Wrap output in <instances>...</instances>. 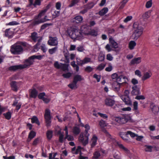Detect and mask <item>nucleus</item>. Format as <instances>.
Listing matches in <instances>:
<instances>
[{
  "label": "nucleus",
  "instance_id": "obj_1",
  "mask_svg": "<svg viewBox=\"0 0 159 159\" xmlns=\"http://www.w3.org/2000/svg\"><path fill=\"white\" fill-rule=\"evenodd\" d=\"M26 43L25 42L18 41L11 46L10 51L14 55L22 54L24 52V47L26 46Z\"/></svg>",
  "mask_w": 159,
  "mask_h": 159
},
{
  "label": "nucleus",
  "instance_id": "obj_2",
  "mask_svg": "<svg viewBox=\"0 0 159 159\" xmlns=\"http://www.w3.org/2000/svg\"><path fill=\"white\" fill-rule=\"evenodd\" d=\"M133 27L135 29L132 37L134 39L137 40L142 34L143 28L139 24L138 21L135 22L133 25Z\"/></svg>",
  "mask_w": 159,
  "mask_h": 159
},
{
  "label": "nucleus",
  "instance_id": "obj_3",
  "mask_svg": "<svg viewBox=\"0 0 159 159\" xmlns=\"http://www.w3.org/2000/svg\"><path fill=\"white\" fill-rule=\"evenodd\" d=\"M85 129V132L86 134H84L81 133L79 138L80 142H81L84 146H85L88 143L89 137L87 135L88 132L90 129V127L88 124H86L84 126Z\"/></svg>",
  "mask_w": 159,
  "mask_h": 159
},
{
  "label": "nucleus",
  "instance_id": "obj_4",
  "mask_svg": "<svg viewBox=\"0 0 159 159\" xmlns=\"http://www.w3.org/2000/svg\"><path fill=\"white\" fill-rule=\"evenodd\" d=\"M129 117L126 115H123L120 116L114 117L113 120L120 124H125L128 122Z\"/></svg>",
  "mask_w": 159,
  "mask_h": 159
},
{
  "label": "nucleus",
  "instance_id": "obj_5",
  "mask_svg": "<svg viewBox=\"0 0 159 159\" xmlns=\"http://www.w3.org/2000/svg\"><path fill=\"white\" fill-rule=\"evenodd\" d=\"M44 116L45 120V125L46 127L48 128L51 126V111L48 108H46L45 110Z\"/></svg>",
  "mask_w": 159,
  "mask_h": 159
},
{
  "label": "nucleus",
  "instance_id": "obj_6",
  "mask_svg": "<svg viewBox=\"0 0 159 159\" xmlns=\"http://www.w3.org/2000/svg\"><path fill=\"white\" fill-rule=\"evenodd\" d=\"M129 91L125 90L124 91V94L122 95L120 98L125 104L128 105H131L132 102L129 97Z\"/></svg>",
  "mask_w": 159,
  "mask_h": 159
},
{
  "label": "nucleus",
  "instance_id": "obj_7",
  "mask_svg": "<svg viewBox=\"0 0 159 159\" xmlns=\"http://www.w3.org/2000/svg\"><path fill=\"white\" fill-rule=\"evenodd\" d=\"M49 5H48L45 9L42 10L38 15L36 17V19L39 20H49L47 19V16L45 15V14L49 8Z\"/></svg>",
  "mask_w": 159,
  "mask_h": 159
},
{
  "label": "nucleus",
  "instance_id": "obj_8",
  "mask_svg": "<svg viewBox=\"0 0 159 159\" xmlns=\"http://www.w3.org/2000/svg\"><path fill=\"white\" fill-rule=\"evenodd\" d=\"M54 66L57 69H61L63 71L68 70V65L60 63H59L57 61L55 62L54 64Z\"/></svg>",
  "mask_w": 159,
  "mask_h": 159
},
{
  "label": "nucleus",
  "instance_id": "obj_9",
  "mask_svg": "<svg viewBox=\"0 0 159 159\" xmlns=\"http://www.w3.org/2000/svg\"><path fill=\"white\" fill-rule=\"evenodd\" d=\"M68 33L69 34L71 35L74 38L80 37L82 33L81 30H80L75 28L71 29V32L69 30Z\"/></svg>",
  "mask_w": 159,
  "mask_h": 159
},
{
  "label": "nucleus",
  "instance_id": "obj_10",
  "mask_svg": "<svg viewBox=\"0 0 159 159\" xmlns=\"http://www.w3.org/2000/svg\"><path fill=\"white\" fill-rule=\"evenodd\" d=\"M116 80L118 82H121L120 83L122 86H127L128 84L127 82L128 81V78L125 76L120 75L117 77Z\"/></svg>",
  "mask_w": 159,
  "mask_h": 159
},
{
  "label": "nucleus",
  "instance_id": "obj_11",
  "mask_svg": "<svg viewBox=\"0 0 159 159\" xmlns=\"http://www.w3.org/2000/svg\"><path fill=\"white\" fill-rule=\"evenodd\" d=\"M48 43L50 46H56L58 44V39L57 37H49Z\"/></svg>",
  "mask_w": 159,
  "mask_h": 159
},
{
  "label": "nucleus",
  "instance_id": "obj_12",
  "mask_svg": "<svg viewBox=\"0 0 159 159\" xmlns=\"http://www.w3.org/2000/svg\"><path fill=\"white\" fill-rule=\"evenodd\" d=\"M33 60L30 57L28 59H25L24 61L25 64L22 65L23 69L30 67L31 65H33L34 62Z\"/></svg>",
  "mask_w": 159,
  "mask_h": 159
},
{
  "label": "nucleus",
  "instance_id": "obj_13",
  "mask_svg": "<svg viewBox=\"0 0 159 159\" xmlns=\"http://www.w3.org/2000/svg\"><path fill=\"white\" fill-rule=\"evenodd\" d=\"M90 29V26L86 25L82 26L80 28L82 33L87 35H88Z\"/></svg>",
  "mask_w": 159,
  "mask_h": 159
},
{
  "label": "nucleus",
  "instance_id": "obj_14",
  "mask_svg": "<svg viewBox=\"0 0 159 159\" xmlns=\"http://www.w3.org/2000/svg\"><path fill=\"white\" fill-rule=\"evenodd\" d=\"M122 85L120 83H118L117 81L114 82L112 85V87L114 91L116 92H118L121 86Z\"/></svg>",
  "mask_w": 159,
  "mask_h": 159
},
{
  "label": "nucleus",
  "instance_id": "obj_15",
  "mask_svg": "<svg viewBox=\"0 0 159 159\" xmlns=\"http://www.w3.org/2000/svg\"><path fill=\"white\" fill-rule=\"evenodd\" d=\"M132 91L131 92V95H137L141 94L139 88L137 85H134L132 87Z\"/></svg>",
  "mask_w": 159,
  "mask_h": 159
},
{
  "label": "nucleus",
  "instance_id": "obj_16",
  "mask_svg": "<svg viewBox=\"0 0 159 159\" xmlns=\"http://www.w3.org/2000/svg\"><path fill=\"white\" fill-rule=\"evenodd\" d=\"M104 102L105 105L108 107H112L115 103L114 100L109 98H106Z\"/></svg>",
  "mask_w": 159,
  "mask_h": 159
},
{
  "label": "nucleus",
  "instance_id": "obj_17",
  "mask_svg": "<svg viewBox=\"0 0 159 159\" xmlns=\"http://www.w3.org/2000/svg\"><path fill=\"white\" fill-rule=\"evenodd\" d=\"M30 98H35L38 94V92L35 88L30 89L29 90Z\"/></svg>",
  "mask_w": 159,
  "mask_h": 159
},
{
  "label": "nucleus",
  "instance_id": "obj_18",
  "mask_svg": "<svg viewBox=\"0 0 159 159\" xmlns=\"http://www.w3.org/2000/svg\"><path fill=\"white\" fill-rule=\"evenodd\" d=\"M18 82L16 81H13L10 83L11 90L14 92H17L18 89Z\"/></svg>",
  "mask_w": 159,
  "mask_h": 159
},
{
  "label": "nucleus",
  "instance_id": "obj_19",
  "mask_svg": "<svg viewBox=\"0 0 159 159\" xmlns=\"http://www.w3.org/2000/svg\"><path fill=\"white\" fill-rule=\"evenodd\" d=\"M23 67L22 65H17L11 66L8 68V70L10 71H15L23 69Z\"/></svg>",
  "mask_w": 159,
  "mask_h": 159
},
{
  "label": "nucleus",
  "instance_id": "obj_20",
  "mask_svg": "<svg viewBox=\"0 0 159 159\" xmlns=\"http://www.w3.org/2000/svg\"><path fill=\"white\" fill-rule=\"evenodd\" d=\"M98 29L97 28H95L90 30L88 34V35H91L93 37H95L98 35Z\"/></svg>",
  "mask_w": 159,
  "mask_h": 159
},
{
  "label": "nucleus",
  "instance_id": "obj_21",
  "mask_svg": "<svg viewBox=\"0 0 159 159\" xmlns=\"http://www.w3.org/2000/svg\"><path fill=\"white\" fill-rule=\"evenodd\" d=\"M40 37H42L38 36L37 33L35 32H34L31 34V39L34 42H37V40L40 38Z\"/></svg>",
  "mask_w": 159,
  "mask_h": 159
},
{
  "label": "nucleus",
  "instance_id": "obj_22",
  "mask_svg": "<svg viewBox=\"0 0 159 159\" xmlns=\"http://www.w3.org/2000/svg\"><path fill=\"white\" fill-rule=\"evenodd\" d=\"M141 61V57L135 58L131 61L130 64L131 65H134L135 64H138L140 63Z\"/></svg>",
  "mask_w": 159,
  "mask_h": 159
},
{
  "label": "nucleus",
  "instance_id": "obj_23",
  "mask_svg": "<svg viewBox=\"0 0 159 159\" xmlns=\"http://www.w3.org/2000/svg\"><path fill=\"white\" fill-rule=\"evenodd\" d=\"M119 135L120 137L125 141H128L129 140V138L128 134H127V132H120V133Z\"/></svg>",
  "mask_w": 159,
  "mask_h": 159
},
{
  "label": "nucleus",
  "instance_id": "obj_24",
  "mask_svg": "<svg viewBox=\"0 0 159 159\" xmlns=\"http://www.w3.org/2000/svg\"><path fill=\"white\" fill-rule=\"evenodd\" d=\"M145 147L146 148L145 149V150L146 152H152L153 148H154L157 151H158L157 147L155 146H152L150 145H145Z\"/></svg>",
  "mask_w": 159,
  "mask_h": 159
},
{
  "label": "nucleus",
  "instance_id": "obj_25",
  "mask_svg": "<svg viewBox=\"0 0 159 159\" xmlns=\"http://www.w3.org/2000/svg\"><path fill=\"white\" fill-rule=\"evenodd\" d=\"M150 107L152 109V112L155 114H157L159 111V107L157 105H155L154 104H152L150 105Z\"/></svg>",
  "mask_w": 159,
  "mask_h": 159
},
{
  "label": "nucleus",
  "instance_id": "obj_26",
  "mask_svg": "<svg viewBox=\"0 0 159 159\" xmlns=\"http://www.w3.org/2000/svg\"><path fill=\"white\" fill-rule=\"evenodd\" d=\"M42 37H40L37 41V43L34 46V50L35 51H37L39 49V46L41 44V42L42 40Z\"/></svg>",
  "mask_w": 159,
  "mask_h": 159
},
{
  "label": "nucleus",
  "instance_id": "obj_27",
  "mask_svg": "<svg viewBox=\"0 0 159 159\" xmlns=\"http://www.w3.org/2000/svg\"><path fill=\"white\" fill-rule=\"evenodd\" d=\"M109 43H111V46L112 48H116L118 47V44L115 40L112 38H109Z\"/></svg>",
  "mask_w": 159,
  "mask_h": 159
},
{
  "label": "nucleus",
  "instance_id": "obj_28",
  "mask_svg": "<svg viewBox=\"0 0 159 159\" xmlns=\"http://www.w3.org/2000/svg\"><path fill=\"white\" fill-rule=\"evenodd\" d=\"M84 80V78H82L81 75H77L74 77L73 80L74 83H77L78 81H80Z\"/></svg>",
  "mask_w": 159,
  "mask_h": 159
},
{
  "label": "nucleus",
  "instance_id": "obj_29",
  "mask_svg": "<svg viewBox=\"0 0 159 159\" xmlns=\"http://www.w3.org/2000/svg\"><path fill=\"white\" fill-rule=\"evenodd\" d=\"M12 32L10 30V29H6L5 31V36L9 38H12Z\"/></svg>",
  "mask_w": 159,
  "mask_h": 159
},
{
  "label": "nucleus",
  "instance_id": "obj_30",
  "mask_svg": "<svg viewBox=\"0 0 159 159\" xmlns=\"http://www.w3.org/2000/svg\"><path fill=\"white\" fill-rule=\"evenodd\" d=\"M31 122L32 123H35L38 125H40V123L38 117L36 116H33L31 118Z\"/></svg>",
  "mask_w": 159,
  "mask_h": 159
},
{
  "label": "nucleus",
  "instance_id": "obj_31",
  "mask_svg": "<svg viewBox=\"0 0 159 159\" xmlns=\"http://www.w3.org/2000/svg\"><path fill=\"white\" fill-rule=\"evenodd\" d=\"M72 131L73 133L76 135H78L80 132V128L78 126L74 127L73 128Z\"/></svg>",
  "mask_w": 159,
  "mask_h": 159
},
{
  "label": "nucleus",
  "instance_id": "obj_32",
  "mask_svg": "<svg viewBox=\"0 0 159 159\" xmlns=\"http://www.w3.org/2000/svg\"><path fill=\"white\" fill-rule=\"evenodd\" d=\"M47 21V20H34V21L30 25V27H33Z\"/></svg>",
  "mask_w": 159,
  "mask_h": 159
},
{
  "label": "nucleus",
  "instance_id": "obj_33",
  "mask_svg": "<svg viewBox=\"0 0 159 159\" xmlns=\"http://www.w3.org/2000/svg\"><path fill=\"white\" fill-rule=\"evenodd\" d=\"M97 140V137L96 136L94 135L91 140V147L92 148L94 147L96 145Z\"/></svg>",
  "mask_w": 159,
  "mask_h": 159
},
{
  "label": "nucleus",
  "instance_id": "obj_34",
  "mask_svg": "<svg viewBox=\"0 0 159 159\" xmlns=\"http://www.w3.org/2000/svg\"><path fill=\"white\" fill-rule=\"evenodd\" d=\"M101 156L100 151L97 150L95 151L93 153V156L92 157V159H98Z\"/></svg>",
  "mask_w": 159,
  "mask_h": 159
},
{
  "label": "nucleus",
  "instance_id": "obj_35",
  "mask_svg": "<svg viewBox=\"0 0 159 159\" xmlns=\"http://www.w3.org/2000/svg\"><path fill=\"white\" fill-rule=\"evenodd\" d=\"M117 144L119 148L122 149L125 151L126 153H128L129 152V150L126 148H125L123 144L119 143L118 142L117 143Z\"/></svg>",
  "mask_w": 159,
  "mask_h": 159
},
{
  "label": "nucleus",
  "instance_id": "obj_36",
  "mask_svg": "<svg viewBox=\"0 0 159 159\" xmlns=\"http://www.w3.org/2000/svg\"><path fill=\"white\" fill-rule=\"evenodd\" d=\"M151 11L150 10L144 13L142 16L143 19H148L150 17Z\"/></svg>",
  "mask_w": 159,
  "mask_h": 159
},
{
  "label": "nucleus",
  "instance_id": "obj_37",
  "mask_svg": "<svg viewBox=\"0 0 159 159\" xmlns=\"http://www.w3.org/2000/svg\"><path fill=\"white\" fill-rule=\"evenodd\" d=\"M136 43L134 41H131L129 44V48L130 50H132L136 45Z\"/></svg>",
  "mask_w": 159,
  "mask_h": 159
},
{
  "label": "nucleus",
  "instance_id": "obj_38",
  "mask_svg": "<svg viewBox=\"0 0 159 159\" xmlns=\"http://www.w3.org/2000/svg\"><path fill=\"white\" fill-rule=\"evenodd\" d=\"M3 115L6 119L9 120L11 117V113L10 111H8L6 113H3Z\"/></svg>",
  "mask_w": 159,
  "mask_h": 159
},
{
  "label": "nucleus",
  "instance_id": "obj_39",
  "mask_svg": "<svg viewBox=\"0 0 159 159\" xmlns=\"http://www.w3.org/2000/svg\"><path fill=\"white\" fill-rule=\"evenodd\" d=\"M108 11V8L107 7H104L99 12V14L101 16H103L106 14Z\"/></svg>",
  "mask_w": 159,
  "mask_h": 159
},
{
  "label": "nucleus",
  "instance_id": "obj_40",
  "mask_svg": "<svg viewBox=\"0 0 159 159\" xmlns=\"http://www.w3.org/2000/svg\"><path fill=\"white\" fill-rule=\"evenodd\" d=\"M53 132L52 130H48L47 131L46 133V136L47 138L49 139L50 140L52 137Z\"/></svg>",
  "mask_w": 159,
  "mask_h": 159
},
{
  "label": "nucleus",
  "instance_id": "obj_41",
  "mask_svg": "<svg viewBox=\"0 0 159 159\" xmlns=\"http://www.w3.org/2000/svg\"><path fill=\"white\" fill-rule=\"evenodd\" d=\"M83 148L80 146H78L75 152H73V154H77L78 153H79L80 155H82V153L81 152V150Z\"/></svg>",
  "mask_w": 159,
  "mask_h": 159
},
{
  "label": "nucleus",
  "instance_id": "obj_42",
  "mask_svg": "<svg viewBox=\"0 0 159 159\" xmlns=\"http://www.w3.org/2000/svg\"><path fill=\"white\" fill-rule=\"evenodd\" d=\"M77 83H75L73 81V82L70 84L68 85V87L71 89H76L77 88Z\"/></svg>",
  "mask_w": 159,
  "mask_h": 159
},
{
  "label": "nucleus",
  "instance_id": "obj_43",
  "mask_svg": "<svg viewBox=\"0 0 159 159\" xmlns=\"http://www.w3.org/2000/svg\"><path fill=\"white\" fill-rule=\"evenodd\" d=\"M36 135V132L33 131L31 130L29 133L28 135V139H30V140L34 138Z\"/></svg>",
  "mask_w": 159,
  "mask_h": 159
},
{
  "label": "nucleus",
  "instance_id": "obj_44",
  "mask_svg": "<svg viewBox=\"0 0 159 159\" xmlns=\"http://www.w3.org/2000/svg\"><path fill=\"white\" fill-rule=\"evenodd\" d=\"M151 76V74L148 72L145 73L142 78V80L143 81L149 78Z\"/></svg>",
  "mask_w": 159,
  "mask_h": 159
},
{
  "label": "nucleus",
  "instance_id": "obj_45",
  "mask_svg": "<svg viewBox=\"0 0 159 159\" xmlns=\"http://www.w3.org/2000/svg\"><path fill=\"white\" fill-rule=\"evenodd\" d=\"M105 66L106 65L105 64L102 63L97 67L96 69L99 71H101L104 69Z\"/></svg>",
  "mask_w": 159,
  "mask_h": 159
},
{
  "label": "nucleus",
  "instance_id": "obj_46",
  "mask_svg": "<svg viewBox=\"0 0 159 159\" xmlns=\"http://www.w3.org/2000/svg\"><path fill=\"white\" fill-rule=\"evenodd\" d=\"M57 49V47H55L51 49H49L48 50V52L50 54L52 55L55 53Z\"/></svg>",
  "mask_w": 159,
  "mask_h": 159
},
{
  "label": "nucleus",
  "instance_id": "obj_47",
  "mask_svg": "<svg viewBox=\"0 0 159 159\" xmlns=\"http://www.w3.org/2000/svg\"><path fill=\"white\" fill-rule=\"evenodd\" d=\"M43 56L42 55H34L30 56L31 58L33 60H34L35 59H38L39 60H41L43 58Z\"/></svg>",
  "mask_w": 159,
  "mask_h": 159
},
{
  "label": "nucleus",
  "instance_id": "obj_48",
  "mask_svg": "<svg viewBox=\"0 0 159 159\" xmlns=\"http://www.w3.org/2000/svg\"><path fill=\"white\" fill-rule=\"evenodd\" d=\"M105 58V55L103 53H100L98 56V60L100 61H102Z\"/></svg>",
  "mask_w": 159,
  "mask_h": 159
},
{
  "label": "nucleus",
  "instance_id": "obj_49",
  "mask_svg": "<svg viewBox=\"0 0 159 159\" xmlns=\"http://www.w3.org/2000/svg\"><path fill=\"white\" fill-rule=\"evenodd\" d=\"M152 0H150L147 2L145 7L147 8H149L152 7Z\"/></svg>",
  "mask_w": 159,
  "mask_h": 159
},
{
  "label": "nucleus",
  "instance_id": "obj_50",
  "mask_svg": "<svg viewBox=\"0 0 159 159\" xmlns=\"http://www.w3.org/2000/svg\"><path fill=\"white\" fill-rule=\"evenodd\" d=\"M79 1V0H72L70 3L69 5V7H71L75 6L76 4Z\"/></svg>",
  "mask_w": 159,
  "mask_h": 159
},
{
  "label": "nucleus",
  "instance_id": "obj_51",
  "mask_svg": "<svg viewBox=\"0 0 159 159\" xmlns=\"http://www.w3.org/2000/svg\"><path fill=\"white\" fill-rule=\"evenodd\" d=\"M93 68L90 66H87L85 69V71L88 73H90L92 72Z\"/></svg>",
  "mask_w": 159,
  "mask_h": 159
},
{
  "label": "nucleus",
  "instance_id": "obj_52",
  "mask_svg": "<svg viewBox=\"0 0 159 159\" xmlns=\"http://www.w3.org/2000/svg\"><path fill=\"white\" fill-rule=\"evenodd\" d=\"M72 74L70 72H68L66 73L63 74L62 75L64 78H69L71 76Z\"/></svg>",
  "mask_w": 159,
  "mask_h": 159
},
{
  "label": "nucleus",
  "instance_id": "obj_53",
  "mask_svg": "<svg viewBox=\"0 0 159 159\" xmlns=\"http://www.w3.org/2000/svg\"><path fill=\"white\" fill-rule=\"evenodd\" d=\"M46 96V94L44 92L40 93L38 95V97L39 99L42 100Z\"/></svg>",
  "mask_w": 159,
  "mask_h": 159
},
{
  "label": "nucleus",
  "instance_id": "obj_54",
  "mask_svg": "<svg viewBox=\"0 0 159 159\" xmlns=\"http://www.w3.org/2000/svg\"><path fill=\"white\" fill-rule=\"evenodd\" d=\"M99 125L101 127H104L106 126L105 122L102 120L100 121Z\"/></svg>",
  "mask_w": 159,
  "mask_h": 159
},
{
  "label": "nucleus",
  "instance_id": "obj_55",
  "mask_svg": "<svg viewBox=\"0 0 159 159\" xmlns=\"http://www.w3.org/2000/svg\"><path fill=\"white\" fill-rule=\"evenodd\" d=\"M39 138H37L35 139L33 141V143H32V145L33 146H35L37 145V144L39 143Z\"/></svg>",
  "mask_w": 159,
  "mask_h": 159
},
{
  "label": "nucleus",
  "instance_id": "obj_56",
  "mask_svg": "<svg viewBox=\"0 0 159 159\" xmlns=\"http://www.w3.org/2000/svg\"><path fill=\"white\" fill-rule=\"evenodd\" d=\"M94 5V4L93 2H91L88 4L85 7L87 8L88 10L89 9L93 8Z\"/></svg>",
  "mask_w": 159,
  "mask_h": 159
},
{
  "label": "nucleus",
  "instance_id": "obj_57",
  "mask_svg": "<svg viewBox=\"0 0 159 159\" xmlns=\"http://www.w3.org/2000/svg\"><path fill=\"white\" fill-rule=\"evenodd\" d=\"M91 59L90 58L86 57L83 60V64L89 62L91 61Z\"/></svg>",
  "mask_w": 159,
  "mask_h": 159
},
{
  "label": "nucleus",
  "instance_id": "obj_58",
  "mask_svg": "<svg viewBox=\"0 0 159 159\" xmlns=\"http://www.w3.org/2000/svg\"><path fill=\"white\" fill-rule=\"evenodd\" d=\"M93 77L97 80V82H98L100 81L101 79V76L98 75L96 74H95L93 75Z\"/></svg>",
  "mask_w": 159,
  "mask_h": 159
},
{
  "label": "nucleus",
  "instance_id": "obj_59",
  "mask_svg": "<svg viewBox=\"0 0 159 159\" xmlns=\"http://www.w3.org/2000/svg\"><path fill=\"white\" fill-rule=\"evenodd\" d=\"M135 99L138 100H143L145 99V97L143 95H138L136 97Z\"/></svg>",
  "mask_w": 159,
  "mask_h": 159
},
{
  "label": "nucleus",
  "instance_id": "obj_60",
  "mask_svg": "<svg viewBox=\"0 0 159 159\" xmlns=\"http://www.w3.org/2000/svg\"><path fill=\"white\" fill-rule=\"evenodd\" d=\"M127 134H128V135H130V136L132 138H134L137 136V134H135V133L131 131H128L127 132Z\"/></svg>",
  "mask_w": 159,
  "mask_h": 159
},
{
  "label": "nucleus",
  "instance_id": "obj_61",
  "mask_svg": "<svg viewBox=\"0 0 159 159\" xmlns=\"http://www.w3.org/2000/svg\"><path fill=\"white\" fill-rule=\"evenodd\" d=\"M41 49L43 52L45 53L47 51V48H46L45 45L44 44H42L41 46Z\"/></svg>",
  "mask_w": 159,
  "mask_h": 159
},
{
  "label": "nucleus",
  "instance_id": "obj_62",
  "mask_svg": "<svg viewBox=\"0 0 159 159\" xmlns=\"http://www.w3.org/2000/svg\"><path fill=\"white\" fill-rule=\"evenodd\" d=\"M76 63L79 66H82L83 65V60H81L80 59H77Z\"/></svg>",
  "mask_w": 159,
  "mask_h": 159
},
{
  "label": "nucleus",
  "instance_id": "obj_63",
  "mask_svg": "<svg viewBox=\"0 0 159 159\" xmlns=\"http://www.w3.org/2000/svg\"><path fill=\"white\" fill-rule=\"evenodd\" d=\"M98 114L101 117L104 119H107L108 118V116L106 114H104L100 112H98Z\"/></svg>",
  "mask_w": 159,
  "mask_h": 159
},
{
  "label": "nucleus",
  "instance_id": "obj_64",
  "mask_svg": "<svg viewBox=\"0 0 159 159\" xmlns=\"http://www.w3.org/2000/svg\"><path fill=\"white\" fill-rule=\"evenodd\" d=\"M113 57L111 54L109 53L107 55V59L109 61L112 60Z\"/></svg>",
  "mask_w": 159,
  "mask_h": 159
}]
</instances>
